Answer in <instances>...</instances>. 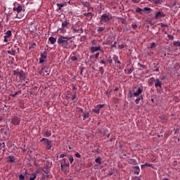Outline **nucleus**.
<instances>
[{"label":"nucleus","mask_w":180,"mask_h":180,"mask_svg":"<svg viewBox=\"0 0 180 180\" xmlns=\"http://www.w3.org/2000/svg\"><path fill=\"white\" fill-rule=\"evenodd\" d=\"M13 11L14 13H15V15H13V13H8L7 20H9L11 18H12V19H22V18H23V15L20 13L23 11V7L20 4L17 7L13 8Z\"/></svg>","instance_id":"1"},{"label":"nucleus","mask_w":180,"mask_h":180,"mask_svg":"<svg viewBox=\"0 0 180 180\" xmlns=\"http://www.w3.org/2000/svg\"><path fill=\"white\" fill-rule=\"evenodd\" d=\"M72 37L68 36H60L58 39V44L61 45L62 47H64V49H68V45L70 44L68 43V40H71Z\"/></svg>","instance_id":"2"},{"label":"nucleus","mask_w":180,"mask_h":180,"mask_svg":"<svg viewBox=\"0 0 180 180\" xmlns=\"http://www.w3.org/2000/svg\"><path fill=\"white\" fill-rule=\"evenodd\" d=\"M110 19H112V16L110 15L103 14L100 18V22L101 25H103V23L109 22Z\"/></svg>","instance_id":"3"},{"label":"nucleus","mask_w":180,"mask_h":180,"mask_svg":"<svg viewBox=\"0 0 180 180\" xmlns=\"http://www.w3.org/2000/svg\"><path fill=\"white\" fill-rule=\"evenodd\" d=\"M41 141H44V145L46 146V150H51L52 143L51 141L49 140L48 139L43 138L41 139Z\"/></svg>","instance_id":"4"},{"label":"nucleus","mask_w":180,"mask_h":180,"mask_svg":"<svg viewBox=\"0 0 180 180\" xmlns=\"http://www.w3.org/2000/svg\"><path fill=\"white\" fill-rule=\"evenodd\" d=\"M103 106H105L103 104L97 105L95 106L94 109H93V112H94V113H97V115H99V112L101 111V109L103 108Z\"/></svg>","instance_id":"5"},{"label":"nucleus","mask_w":180,"mask_h":180,"mask_svg":"<svg viewBox=\"0 0 180 180\" xmlns=\"http://www.w3.org/2000/svg\"><path fill=\"white\" fill-rule=\"evenodd\" d=\"M155 86L157 88V89H161L162 86V82L160 80V79H156L155 82Z\"/></svg>","instance_id":"6"},{"label":"nucleus","mask_w":180,"mask_h":180,"mask_svg":"<svg viewBox=\"0 0 180 180\" xmlns=\"http://www.w3.org/2000/svg\"><path fill=\"white\" fill-rule=\"evenodd\" d=\"M91 53H95L96 51H101L103 53V50L101 49V46H92L90 49Z\"/></svg>","instance_id":"7"},{"label":"nucleus","mask_w":180,"mask_h":180,"mask_svg":"<svg viewBox=\"0 0 180 180\" xmlns=\"http://www.w3.org/2000/svg\"><path fill=\"white\" fill-rule=\"evenodd\" d=\"M12 124L18 125L20 123V119L18 117H14L11 120Z\"/></svg>","instance_id":"8"},{"label":"nucleus","mask_w":180,"mask_h":180,"mask_svg":"<svg viewBox=\"0 0 180 180\" xmlns=\"http://www.w3.org/2000/svg\"><path fill=\"white\" fill-rule=\"evenodd\" d=\"M15 75H19V78L20 79H25L26 75L25 74V72H23V70H21L19 72H16L15 73Z\"/></svg>","instance_id":"9"},{"label":"nucleus","mask_w":180,"mask_h":180,"mask_svg":"<svg viewBox=\"0 0 180 180\" xmlns=\"http://www.w3.org/2000/svg\"><path fill=\"white\" fill-rule=\"evenodd\" d=\"M164 16H165L164 13L158 11L156 13L155 18V19H161V18H164Z\"/></svg>","instance_id":"10"},{"label":"nucleus","mask_w":180,"mask_h":180,"mask_svg":"<svg viewBox=\"0 0 180 180\" xmlns=\"http://www.w3.org/2000/svg\"><path fill=\"white\" fill-rule=\"evenodd\" d=\"M143 92V89L139 87L137 91L134 92L133 96H140V95H141V93Z\"/></svg>","instance_id":"11"},{"label":"nucleus","mask_w":180,"mask_h":180,"mask_svg":"<svg viewBox=\"0 0 180 180\" xmlns=\"http://www.w3.org/2000/svg\"><path fill=\"white\" fill-rule=\"evenodd\" d=\"M47 58V56L44 53H41V58H39V63L40 64H43L44 61H46V59Z\"/></svg>","instance_id":"12"},{"label":"nucleus","mask_w":180,"mask_h":180,"mask_svg":"<svg viewBox=\"0 0 180 180\" xmlns=\"http://www.w3.org/2000/svg\"><path fill=\"white\" fill-rule=\"evenodd\" d=\"M5 143L3 142L0 143V154L1 153H5Z\"/></svg>","instance_id":"13"},{"label":"nucleus","mask_w":180,"mask_h":180,"mask_svg":"<svg viewBox=\"0 0 180 180\" xmlns=\"http://www.w3.org/2000/svg\"><path fill=\"white\" fill-rule=\"evenodd\" d=\"M49 40L51 44H55L56 41H57V39L54 38L53 37H50L49 38Z\"/></svg>","instance_id":"14"},{"label":"nucleus","mask_w":180,"mask_h":180,"mask_svg":"<svg viewBox=\"0 0 180 180\" xmlns=\"http://www.w3.org/2000/svg\"><path fill=\"white\" fill-rule=\"evenodd\" d=\"M37 176V172H35L31 174V176L30 177L29 180H34L36 179Z\"/></svg>","instance_id":"15"},{"label":"nucleus","mask_w":180,"mask_h":180,"mask_svg":"<svg viewBox=\"0 0 180 180\" xmlns=\"http://www.w3.org/2000/svg\"><path fill=\"white\" fill-rule=\"evenodd\" d=\"M10 36H12V31L8 30V31L6 32V35H4V37L8 39V37H9Z\"/></svg>","instance_id":"16"},{"label":"nucleus","mask_w":180,"mask_h":180,"mask_svg":"<svg viewBox=\"0 0 180 180\" xmlns=\"http://www.w3.org/2000/svg\"><path fill=\"white\" fill-rule=\"evenodd\" d=\"M8 162L13 164L15 162V157L14 156H9L8 157Z\"/></svg>","instance_id":"17"},{"label":"nucleus","mask_w":180,"mask_h":180,"mask_svg":"<svg viewBox=\"0 0 180 180\" xmlns=\"http://www.w3.org/2000/svg\"><path fill=\"white\" fill-rule=\"evenodd\" d=\"M56 5H57V6H58L59 9L61 10V8H63V6H67V4H65V3H63V4L58 3V4H56Z\"/></svg>","instance_id":"18"},{"label":"nucleus","mask_w":180,"mask_h":180,"mask_svg":"<svg viewBox=\"0 0 180 180\" xmlns=\"http://www.w3.org/2000/svg\"><path fill=\"white\" fill-rule=\"evenodd\" d=\"M141 99H143V96H141L138 98H136L135 100V103H136V105H139V103H140V101H141Z\"/></svg>","instance_id":"19"},{"label":"nucleus","mask_w":180,"mask_h":180,"mask_svg":"<svg viewBox=\"0 0 180 180\" xmlns=\"http://www.w3.org/2000/svg\"><path fill=\"white\" fill-rule=\"evenodd\" d=\"M84 16H86V18H90V19H92V16H94V15L91 13H85Z\"/></svg>","instance_id":"20"},{"label":"nucleus","mask_w":180,"mask_h":180,"mask_svg":"<svg viewBox=\"0 0 180 180\" xmlns=\"http://www.w3.org/2000/svg\"><path fill=\"white\" fill-rule=\"evenodd\" d=\"M143 12H147V13H150L151 12V8L148 7H145L143 10Z\"/></svg>","instance_id":"21"},{"label":"nucleus","mask_w":180,"mask_h":180,"mask_svg":"<svg viewBox=\"0 0 180 180\" xmlns=\"http://www.w3.org/2000/svg\"><path fill=\"white\" fill-rule=\"evenodd\" d=\"M113 60L115 63H117V64H120V61L119 60V58H117V56H114Z\"/></svg>","instance_id":"22"},{"label":"nucleus","mask_w":180,"mask_h":180,"mask_svg":"<svg viewBox=\"0 0 180 180\" xmlns=\"http://www.w3.org/2000/svg\"><path fill=\"white\" fill-rule=\"evenodd\" d=\"M135 171H134V174H136V175H139V174H140V167H135Z\"/></svg>","instance_id":"23"},{"label":"nucleus","mask_w":180,"mask_h":180,"mask_svg":"<svg viewBox=\"0 0 180 180\" xmlns=\"http://www.w3.org/2000/svg\"><path fill=\"white\" fill-rule=\"evenodd\" d=\"M154 84V77H151L148 79V85H153Z\"/></svg>","instance_id":"24"},{"label":"nucleus","mask_w":180,"mask_h":180,"mask_svg":"<svg viewBox=\"0 0 180 180\" xmlns=\"http://www.w3.org/2000/svg\"><path fill=\"white\" fill-rule=\"evenodd\" d=\"M68 22H67V20L64 21L63 23H62V27H67V26H68Z\"/></svg>","instance_id":"25"},{"label":"nucleus","mask_w":180,"mask_h":180,"mask_svg":"<svg viewBox=\"0 0 180 180\" xmlns=\"http://www.w3.org/2000/svg\"><path fill=\"white\" fill-rule=\"evenodd\" d=\"M142 11H143V9H141V8H139V7L136 8V12L137 13H141V15L143 14V13H141Z\"/></svg>","instance_id":"26"},{"label":"nucleus","mask_w":180,"mask_h":180,"mask_svg":"<svg viewBox=\"0 0 180 180\" xmlns=\"http://www.w3.org/2000/svg\"><path fill=\"white\" fill-rule=\"evenodd\" d=\"M8 54H11V56H15V54L16 53V51H15V50L8 51Z\"/></svg>","instance_id":"27"},{"label":"nucleus","mask_w":180,"mask_h":180,"mask_svg":"<svg viewBox=\"0 0 180 180\" xmlns=\"http://www.w3.org/2000/svg\"><path fill=\"white\" fill-rule=\"evenodd\" d=\"M83 117H84V120H85V119L89 117V112H84Z\"/></svg>","instance_id":"28"},{"label":"nucleus","mask_w":180,"mask_h":180,"mask_svg":"<svg viewBox=\"0 0 180 180\" xmlns=\"http://www.w3.org/2000/svg\"><path fill=\"white\" fill-rule=\"evenodd\" d=\"M68 160H69L70 164H72V162H74V158L72 157V155L69 156Z\"/></svg>","instance_id":"29"},{"label":"nucleus","mask_w":180,"mask_h":180,"mask_svg":"<svg viewBox=\"0 0 180 180\" xmlns=\"http://www.w3.org/2000/svg\"><path fill=\"white\" fill-rule=\"evenodd\" d=\"M45 136H46V137H50V136H51V131H46L45 132Z\"/></svg>","instance_id":"30"},{"label":"nucleus","mask_w":180,"mask_h":180,"mask_svg":"<svg viewBox=\"0 0 180 180\" xmlns=\"http://www.w3.org/2000/svg\"><path fill=\"white\" fill-rule=\"evenodd\" d=\"M95 162H96V164H102V162L101 161V158H96Z\"/></svg>","instance_id":"31"},{"label":"nucleus","mask_w":180,"mask_h":180,"mask_svg":"<svg viewBox=\"0 0 180 180\" xmlns=\"http://www.w3.org/2000/svg\"><path fill=\"white\" fill-rule=\"evenodd\" d=\"M36 47V43H33L31 46L29 47V50H32V49H34Z\"/></svg>","instance_id":"32"},{"label":"nucleus","mask_w":180,"mask_h":180,"mask_svg":"<svg viewBox=\"0 0 180 180\" xmlns=\"http://www.w3.org/2000/svg\"><path fill=\"white\" fill-rule=\"evenodd\" d=\"M153 2L155 4H162V0H153Z\"/></svg>","instance_id":"33"},{"label":"nucleus","mask_w":180,"mask_h":180,"mask_svg":"<svg viewBox=\"0 0 180 180\" xmlns=\"http://www.w3.org/2000/svg\"><path fill=\"white\" fill-rule=\"evenodd\" d=\"M174 46H176L177 47H180V41H174Z\"/></svg>","instance_id":"34"},{"label":"nucleus","mask_w":180,"mask_h":180,"mask_svg":"<svg viewBox=\"0 0 180 180\" xmlns=\"http://www.w3.org/2000/svg\"><path fill=\"white\" fill-rule=\"evenodd\" d=\"M156 46H157V44H155V42H153V43L150 44V49H154Z\"/></svg>","instance_id":"35"},{"label":"nucleus","mask_w":180,"mask_h":180,"mask_svg":"<svg viewBox=\"0 0 180 180\" xmlns=\"http://www.w3.org/2000/svg\"><path fill=\"white\" fill-rule=\"evenodd\" d=\"M44 68H43L41 71L39 72V74H40V75H44Z\"/></svg>","instance_id":"36"},{"label":"nucleus","mask_w":180,"mask_h":180,"mask_svg":"<svg viewBox=\"0 0 180 180\" xmlns=\"http://www.w3.org/2000/svg\"><path fill=\"white\" fill-rule=\"evenodd\" d=\"M159 25L161 27H167L168 26L167 24H164L162 22H160Z\"/></svg>","instance_id":"37"},{"label":"nucleus","mask_w":180,"mask_h":180,"mask_svg":"<svg viewBox=\"0 0 180 180\" xmlns=\"http://www.w3.org/2000/svg\"><path fill=\"white\" fill-rule=\"evenodd\" d=\"M71 60L72 61H77V60H78V58H77V56H72Z\"/></svg>","instance_id":"38"},{"label":"nucleus","mask_w":180,"mask_h":180,"mask_svg":"<svg viewBox=\"0 0 180 180\" xmlns=\"http://www.w3.org/2000/svg\"><path fill=\"white\" fill-rule=\"evenodd\" d=\"M134 68H131L129 70H128L127 71V74H131V72H133Z\"/></svg>","instance_id":"39"},{"label":"nucleus","mask_w":180,"mask_h":180,"mask_svg":"<svg viewBox=\"0 0 180 180\" xmlns=\"http://www.w3.org/2000/svg\"><path fill=\"white\" fill-rule=\"evenodd\" d=\"M99 71L101 72V75H103L104 70H103V68L101 67L99 68Z\"/></svg>","instance_id":"40"},{"label":"nucleus","mask_w":180,"mask_h":180,"mask_svg":"<svg viewBox=\"0 0 180 180\" xmlns=\"http://www.w3.org/2000/svg\"><path fill=\"white\" fill-rule=\"evenodd\" d=\"M19 179H20V180H23V179H25V176H24L23 174H20V176H19Z\"/></svg>","instance_id":"41"},{"label":"nucleus","mask_w":180,"mask_h":180,"mask_svg":"<svg viewBox=\"0 0 180 180\" xmlns=\"http://www.w3.org/2000/svg\"><path fill=\"white\" fill-rule=\"evenodd\" d=\"M103 30H105V28L103 27H100L98 28V32H103Z\"/></svg>","instance_id":"42"},{"label":"nucleus","mask_w":180,"mask_h":180,"mask_svg":"<svg viewBox=\"0 0 180 180\" xmlns=\"http://www.w3.org/2000/svg\"><path fill=\"white\" fill-rule=\"evenodd\" d=\"M75 157H77V158H81V155L79 153H75Z\"/></svg>","instance_id":"43"},{"label":"nucleus","mask_w":180,"mask_h":180,"mask_svg":"<svg viewBox=\"0 0 180 180\" xmlns=\"http://www.w3.org/2000/svg\"><path fill=\"white\" fill-rule=\"evenodd\" d=\"M145 166H146V167H153V165L146 162V163H145Z\"/></svg>","instance_id":"44"},{"label":"nucleus","mask_w":180,"mask_h":180,"mask_svg":"<svg viewBox=\"0 0 180 180\" xmlns=\"http://www.w3.org/2000/svg\"><path fill=\"white\" fill-rule=\"evenodd\" d=\"M72 29H73L75 33H78V32H79V30H78V29H76V28H74V27Z\"/></svg>","instance_id":"45"},{"label":"nucleus","mask_w":180,"mask_h":180,"mask_svg":"<svg viewBox=\"0 0 180 180\" xmlns=\"http://www.w3.org/2000/svg\"><path fill=\"white\" fill-rule=\"evenodd\" d=\"M141 0H132V2H134L135 4H139Z\"/></svg>","instance_id":"46"},{"label":"nucleus","mask_w":180,"mask_h":180,"mask_svg":"<svg viewBox=\"0 0 180 180\" xmlns=\"http://www.w3.org/2000/svg\"><path fill=\"white\" fill-rule=\"evenodd\" d=\"M99 58V52L98 53H96L95 54V58Z\"/></svg>","instance_id":"47"},{"label":"nucleus","mask_w":180,"mask_h":180,"mask_svg":"<svg viewBox=\"0 0 180 180\" xmlns=\"http://www.w3.org/2000/svg\"><path fill=\"white\" fill-rule=\"evenodd\" d=\"M132 27H133V29H136L137 27V25L136 24H132Z\"/></svg>","instance_id":"48"},{"label":"nucleus","mask_w":180,"mask_h":180,"mask_svg":"<svg viewBox=\"0 0 180 180\" xmlns=\"http://www.w3.org/2000/svg\"><path fill=\"white\" fill-rule=\"evenodd\" d=\"M76 98H77V96L72 95V101H74V99H75Z\"/></svg>","instance_id":"49"},{"label":"nucleus","mask_w":180,"mask_h":180,"mask_svg":"<svg viewBox=\"0 0 180 180\" xmlns=\"http://www.w3.org/2000/svg\"><path fill=\"white\" fill-rule=\"evenodd\" d=\"M64 157H66V155L61 154V155H60V158H64Z\"/></svg>","instance_id":"50"},{"label":"nucleus","mask_w":180,"mask_h":180,"mask_svg":"<svg viewBox=\"0 0 180 180\" xmlns=\"http://www.w3.org/2000/svg\"><path fill=\"white\" fill-rule=\"evenodd\" d=\"M18 95V92H15L14 94L12 95L13 98H15Z\"/></svg>","instance_id":"51"},{"label":"nucleus","mask_w":180,"mask_h":180,"mask_svg":"<svg viewBox=\"0 0 180 180\" xmlns=\"http://www.w3.org/2000/svg\"><path fill=\"white\" fill-rule=\"evenodd\" d=\"M4 41L5 43H8V38L4 37Z\"/></svg>","instance_id":"52"},{"label":"nucleus","mask_w":180,"mask_h":180,"mask_svg":"<svg viewBox=\"0 0 180 180\" xmlns=\"http://www.w3.org/2000/svg\"><path fill=\"white\" fill-rule=\"evenodd\" d=\"M111 47H116V42H115L112 45H111Z\"/></svg>","instance_id":"53"},{"label":"nucleus","mask_w":180,"mask_h":180,"mask_svg":"<svg viewBox=\"0 0 180 180\" xmlns=\"http://www.w3.org/2000/svg\"><path fill=\"white\" fill-rule=\"evenodd\" d=\"M101 64H105V60H101L100 62Z\"/></svg>","instance_id":"54"},{"label":"nucleus","mask_w":180,"mask_h":180,"mask_svg":"<svg viewBox=\"0 0 180 180\" xmlns=\"http://www.w3.org/2000/svg\"><path fill=\"white\" fill-rule=\"evenodd\" d=\"M45 72L46 73V75H49V74H50V72H49V71L46 70Z\"/></svg>","instance_id":"55"},{"label":"nucleus","mask_w":180,"mask_h":180,"mask_svg":"<svg viewBox=\"0 0 180 180\" xmlns=\"http://www.w3.org/2000/svg\"><path fill=\"white\" fill-rule=\"evenodd\" d=\"M77 87L73 86V90H74V91H77Z\"/></svg>","instance_id":"56"},{"label":"nucleus","mask_w":180,"mask_h":180,"mask_svg":"<svg viewBox=\"0 0 180 180\" xmlns=\"http://www.w3.org/2000/svg\"><path fill=\"white\" fill-rule=\"evenodd\" d=\"M144 167H146V164L141 165V168H144Z\"/></svg>","instance_id":"57"},{"label":"nucleus","mask_w":180,"mask_h":180,"mask_svg":"<svg viewBox=\"0 0 180 180\" xmlns=\"http://www.w3.org/2000/svg\"><path fill=\"white\" fill-rule=\"evenodd\" d=\"M162 180H168V179L167 178H165Z\"/></svg>","instance_id":"58"},{"label":"nucleus","mask_w":180,"mask_h":180,"mask_svg":"<svg viewBox=\"0 0 180 180\" xmlns=\"http://www.w3.org/2000/svg\"><path fill=\"white\" fill-rule=\"evenodd\" d=\"M2 120V117H0V122Z\"/></svg>","instance_id":"59"},{"label":"nucleus","mask_w":180,"mask_h":180,"mask_svg":"<svg viewBox=\"0 0 180 180\" xmlns=\"http://www.w3.org/2000/svg\"><path fill=\"white\" fill-rule=\"evenodd\" d=\"M63 161L64 162H65V159H63Z\"/></svg>","instance_id":"60"},{"label":"nucleus","mask_w":180,"mask_h":180,"mask_svg":"<svg viewBox=\"0 0 180 180\" xmlns=\"http://www.w3.org/2000/svg\"><path fill=\"white\" fill-rule=\"evenodd\" d=\"M115 91H117V88H115Z\"/></svg>","instance_id":"61"},{"label":"nucleus","mask_w":180,"mask_h":180,"mask_svg":"<svg viewBox=\"0 0 180 180\" xmlns=\"http://www.w3.org/2000/svg\"><path fill=\"white\" fill-rule=\"evenodd\" d=\"M155 71H158V68H157V69L155 70Z\"/></svg>","instance_id":"62"},{"label":"nucleus","mask_w":180,"mask_h":180,"mask_svg":"<svg viewBox=\"0 0 180 180\" xmlns=\"http://www.w3.org/2000/svg\"><path fill=\"white\" fill-rule=\"evenodd\" d=\"M109 63H112V60H110Z\"/></svg>","instance_id":"63"}]
</instances>
